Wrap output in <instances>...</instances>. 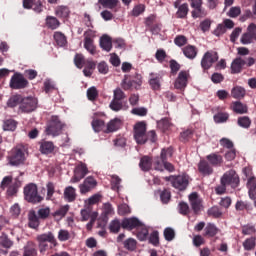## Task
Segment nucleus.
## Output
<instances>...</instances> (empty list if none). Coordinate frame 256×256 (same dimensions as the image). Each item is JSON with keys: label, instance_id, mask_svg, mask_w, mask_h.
Listing matches in <instances>:
<instances>
[{"label": "nucleus", "instance_id": "nucleus-1", "mask_svg": "<svg viewBox=\"0 0 256 256\" xmlns=\"http://www.w3.org/2000/svg\"><path fill=\"white\" fill-rule=\"evenodd\" d=\"M256 63V59L253 57H242L237 56L231 63V73L232 75H237L243 71V69H247L249 67H253Z\"/></svg>", "mask_w": 256, "mask_h": 256}, {"label": "nucleus", "instance_id": "nucleus-2", "mask_svg": "<svg viewBox=\"0 0 256 256\" xmlns=\"http://www.w3.org/2000/svg\"><path fill=\"white\" fill-rule=\"evenodd\" d=\"M19 187H21V181L18 178L13 181V176H5L0 184V189H2V191L7 189V195H9V197L17 195Z\"/></svg>", "mask_w": 256, "mask_h": 256}, {"label": "nucleus", "instance_id": "nucleus-3", "mask_svg": "<svg viewBox=\"0 0 256 256\" xmlns=\"http://www.w3.org/2000/svg\"><path fill=\"white\" fill-rule=\"evenodd\" d=\"M143 84V77L140 74L124 75V78L121 81V87L124 91H131V89H139Z\"/></svg>", "mask_w": 256, "mask_h": 256}, {"label": "nucleus", "instance_id": "nucleus-4", "mask_svg": "<svg viewBox=\"0 0 256 256\" xmlns=\"http://www.w3.org/2000/svg\"><path fill=\"white\" fill-rule=\"evenodd\" d=\"M65 124L59 119V116H51L50 120L47 123L45 133L46 135H51L52 137H57L61 135Z\"/></svg>", "mask_w": 256, "mask_h": 256}, {"label": "nucleus", "instance_id": "nucleus-5", "mask_svg": "<svg viewBox=\"0 0 256 256\" xmlns=\"http://www.w3.org/2000/svg\"><path fill=\"white\" fill-rule=\"evenodd\" d=\"M24 199L28 203H33V205L43 201V197L39 195L37 184L30 183L24 187Z\"/></svg>", "mask_w": 256, "mask_h": 256}, {"label": "nucleus", "instance_id": "nucleus-6", "mask_svg": "<svg viewBox=\"0 0 256 256\" xmlns=\"http://www.w3.org/2000/svg\"><path fill=\"white\" fill-rule=\"evenodd\" d=\"M36 241H38V248L40 253H45L49 249L48 243H51L53 247H57V239H55V235H53L52 232L38 235L36 237Z\"/></svg>", "mask_w": 256, "mask_h": 256}, {"label": "nucleus", "instance_id": "nucleus-7", "mask_svg": "<svg viewBox=\"0 0 256 256\" xmlns=\"http://www.w3.org/2000/svg\"><path fill=\"white\" fill-rule=\"evenodd\" d=\"M125 99H127L125 92H123L121 88H116L113 91V99L109 104L110 109L116 113L122 111L124 107L123 101H125Z\"/></svg>", "mask_w": 256, "mask_h": 256}, {"label": "nucleus", "instance_id": "nucleus-8", "mask_svg": "<svg viewBox=\"0 0 256 256\" xmlns=\"http://www.w3.org/2000/svg\"><path fill=\"white\" fill-rule=\"evenodd\" d=\"M220 183H224L226 187L237 189L241 183V180L239 179V175L235 170H229L223 174L220 179Z\"/></svg>", "mask_w": 256, "mask_h": 256}, {"label": "nucleus", "instance_id": "nucleus-9", "mask_svg": "<svg viewBox=\"0 0 256 256\" xmlns=\"http://www.w3.org/2000/svg\"><path fill=\"white\" fill-rule=\"evenodd\" d=\"M134 139L138 145L147 143V124L145 122H137L134 125Z\"/></svg>", "mask_w": 256, "mask_h": 256}, {"label": "nucleus", "instance_id": "nucleus-10", "mask_svg": "<svg viewBox=\"0 0 256 256\" xmlns=\"http://www.w3.org/2000/svg\"><path fill=\"white\" fill-rule=\"evenodd\" d=\"M9 164L12 167H18V165H23L25 163V151L22 148L16 147L11 150L8 156Z\"/></svg>", "mask_w": 256, "mask_h": 256}, {"label": "nucleus", "instance_id": "nucleus-11", "mask_svg": "<svg viewBox=\"0 0 256 256\" xmlns=\"http://www.w3.org/2000/svg\"><path fill=\"white\" fill-rule=\"evenodd\" d=\"M217 61H219V54L213 50L207 51L201 59V67L204 71H209Z\"/></svg>", "mask_w": 256, "mask_h": 256}, {"label": "nucleus", "instance_id": "nucleus-12", "mask_svg": "<svg viewBox=\"0 0 256 256\" xmlns=\"http://www.w3.org/2000/svg\"><path fill=\"white\" fill-rule=\"evenodd\" d=\"M37 98L32 96L23 97L22 101L19 105V111L21 113H32V111H35L37 109Z\"/></svg>", "mask_w": 256, "mask_h": 256}, {"label": "nucleus", "instance_id": "nucleus-13", "mask_svg": "<svg viewBox=\"0 0 256 256\" xmlns=\"http://www.w3.org/2000/svg\"><path fill=\"white\" fill-rule=\"evenodd\" d=\"M29 81L25 79V76L21 73H14V75L10 79V87L11 89H25L28 87Z\"/></svg>", "mask_w": 256, "mask_h": 256}, {"label": "nucleus", "instance_id": "nucleus-14", "mask_svg": "<svg viewBox=\"0 0 256 256\" xmlns=\"http://www.w3.org/2000/svg\"><path fill=\"white\" fill-rule=\"evenodd\" d=\"M89 174V168H87V164L80 163L74 169V175L72 176L70 183H79L81 179H85V176Z\"/></svg>", "mask_w": 256, "mask_h": 256}, {"label": "nucleus", "instance_id": "nucleus-15", "mask_svg": "<svg viewBox=\"0 0 256 256\" xmlns=\"http://www.w3.org/2000/svg\"><path fill=\"white\" fill-rule=\"evenodd\" d=\"M189 83V72L182 70L179 72L175 82L174 87L179 91H185L187 84Z\"/></svg>", "mask_w": 256, "mask_h": 256}, {"label": "nucleus", "instance_id": "nucleus-16", "mask_svg": "<svg viewBox=\"0 0 256 256\" xmlns=\"http://www.w3.org/2000/svg\"><path fill=\"white\" fill-rule=\"evenodd\" d=\"M97 187V180L93 176H88L85 178L82 184L79 185L81 195L93 191Z\"/></svg>", "mask_w": 256, "mask_h": 256}, {"label": "nucleus", "instance_id": "nucleus-17", "mask_svg": "<svg viewBox=\"0 0 256 256\" xmlns=\"http://www.w3.org/2000/svg\"><path fill=\"white\" fill-rule=\"evenodd\" d=\"M24 9H32L34 13H43V2L41 0H23Z\"/></svg>", "mask_w": 256, "mask_h": 256}, {"label": "nucleus", "instance_id": "nucleus-18", "mask_svg": "<svg viewBox=\"0 0 256 256\" xmlns=\"http://www.w3.org/2000/svg\"><path fill=\"white\" fill-rule=\"evenodd\" d=\"M189 186V178L185 175H179L172 181V187L178 189L179 191H185Z\"/></svg>", "mask_w": 256, "mask_h": 256}, {"label": "nucleus", "instance_id": "nucleus-19", "mask_svg": "<svg viewBox=\"0 0 256 256\" xmlns=\"http://www.w3.org/2000/svg\"><path fill=\"white\" fill-rule=\"evenodd\" d=\"M161 81H163V76H161V74L150 73L148 82L152 91H161Z\"/></svg>", "mask_w": 256, "mask_h": 256}, {"label": "nucleus", "instance_id": "nucleus-20", "mask_svg": "<svg viewBox=\"0 0 256 256\" xmlns=\"http://www.w3.org/2000/svg\"><path fill=\"white\" fill-rule=\"evenodd\" d=\"M98 3L104 7V9H110L112 13H119L121 9V2L119 0H98Z\"/></svg>", "mask_w": 256, "mask_h": 256}, {"label": "nucleus", "instance_id": "nucleus-21", "mask_svg": "<svg viewBox=\"0 0 256 256\" xmlns=\"http://www.w3.org/2000/svg\"><path fill=\"white\" fill-rule=\"evenodd\" d=\"M139 227H143V223L139 221L137 218H125L122 221V228L128 229L129 231H133V229H139Z\"/></svg>", "mask_w": 256, "mask_h": 256}, {"label": "nucleus", "instance_id": "nucleus-22", "mask_svg": "<svg viewBox=\"0 0 256 256\" xmlns=\"http://www.w3.org/2000/svg\"><path fill=\"white\" fill-rule=\"evenodd\" d=\"M198 171L203 177H209V175H213V166L207 160H200Z\"/></svg>", "mask_w": 256, "mask_h": 256}, {"label": "nucleus", "instance_id": "nucleus-23", "mask_svg": "<svg viewBox=\"0 0 256 256\" xmlns=\"http://www.w3.org/2000/svg\"><path fill=\"white\" fill-rule=\"evenodd\" d=\"M189 201L195 215L199 214V211H201V198H199V194L197 192L191 193L189 195Z\"/></svg>", "mask_w": 256, "mask_h": 256}, {"label": "nucleus", "instance_id": "nucleus-24", "mask_svg": "<svg viewBox=\"0 0 256 256\" xmlns=\"http://www.w3.org/2000/svg\"><path fill=\"white\" fill-rule=\"evenodd\" d=\"M54 15H56L58 19H69L71 10L68 8V6L58 5L54 8Z\"/></svg>", "mask_w": 256, "mask_h": 256}, {"label": "nucleus", "instance_id": "nucleus-25", "mask_svg": "<svg viewBox=\"0 0 256 256\" xmlns=\"http://www.w3.org/2000/svg\"><path fill=\"white\" fill-rule=\"evenodd\" d=\"M41 219L37 216V212L35 210H30L28 213V227L30 229H39L41 225Z\"/></svg>", "mask_w": 256, "mask_h": 256}, {"label": "nucleus", "instance_id": "nucleus-26", "mask_svg": "<svg viewBox=\"0 0 256 256\" xmlns=\"http://www.w3.org/2000/svg\"><path fill=\"white\" fill-rule=\"evenodd\" d=\"M182 53H183L184 57L193 61V59H195L197 57V55L199 53V49H197V46L188 44L187 46L182 48Z\"/></svg>", "mask_w": 256, "mask_h": 256}, {"label": "nucleus", "instance_id": "nucleus-27", "mask_svg": "<svg viewBox=\"0 0 256 256\" xmlns=\"http://www.w3.org/2000/svg\"><path fill=\"white\" fill-rule=\"evenodd\" d=\"M246 187L248 189L249 198L252 200L256 199V177L250 176L247 180Z\"/></svg>", "mask_w": 256, "mask_h": 256}, {"label": "nucleus", "instance_id": "nucleus-28", "mask_svg": "<svg viewBox=\"0 0 256 256\" xmlns=\"http://www.w3.org/2000/svg\"><path fill=\"white\" fill-rule=\"evenodd\" d=\"M206 161H208L212 167H220V165L223 164V156L218 153H211L206 156Z\"/></svg>", "mask_w": 256, "mask_h": 256}, {"label": "nucleus", "instance_id": "nucleus-29", "mask_svg": "<svg viewBox=\"0 0 256 256\" xmlns=\"http://www.w3.org/2000/svg\"><path fill=\"white\" fill-rule=\"evenodd\" d=\"M121 125H123L121 119L114 118L108 122L104 133H114V131H119V129H121Z\"/></svg>", "mask_w": 256, "mask_h": 256}, {"label": "nucleus", "instance_id": "nucleus-30", "mask_svg": "<svg viewBox=\"0 0 256 256\" xmlns=\"http://www.w3.org/2000/svg\"><path fill=\"white\" fill-rule=\"evenodd\" d=\"M39 151L42 155H49L52 151H55V144L51 141L42 140L39 142Z\"/></svg>", "mask_w": 256, "mask_h": 256}, {"label": "nucleus", "instance_id": "nucleus-31", "mask_svg": "<svg viewBox=\"0 0 256 256\" xmlns=\"http://www.w3.org/2000/svg\"><path fill=\"white\" fill-rule=\"evenodd\" d=\"M231 109L237 115H245V113L249 112V107H247V104H243L241 101L233 102Z\"/></svg>", "mask_w": 256, "mask_h": 256}, {"label": "nucleus", "instance_id": "nucleus-32", "mask_svg": "<svg viewBox=\"0 0 256 256\" xmlns=\"http://www.w3.org/2000/svg\"><path fill=\"white\" fill-rule=\"evenodd\" d=\"M23 256H37V244L28 241L23 247Z\"/></svg>", "mask_w": 256, "mask_h": 256}, {"label": "nucleus", "instance_id": "nucleus-33", "mask_svg": "<svg viewBox=\"0 0 256 256\" xmlns=\"http://www.w3.org/2000/svg\"><path fill=\"white\" fill-rule=\"evenodd\" d=\"M64 199L68 203H73L77 199V190L73 186H67L64 189Z\"/></svg>", "mask_w": 256, "mask_h": 256}, {"label": "nucleus", "instance_id": "nucleus-34", "mask_svg": "<svg viewBox=\"0 0 256 256\" xmlns=\"http://www.w3.org/2000/svg\"><path fill=\"white\" fill-rule=\"evenodd\" d=\"M208 13L207 10L202 6H195L192 8L191 11V17L193 19H205L207 17Z\"/></svg>", "mask_w": 256, "mask_h": 256}, {"label": "nucleus", "instance_id": "nucleus-35", "mask_svg": "<svg viewBox=\"0 0 256 256\" xmlns=\"http://www.w3.org/2000/svg\"><path fill=\"white\" fill-rule=\"evenodd\" d=\"M45 25L48 29L55 31L61 27V21H59L55 16H47L45 19Z\"/></svg>", "mask_w": 256, "mask_h": 256}, {"label": "nucleus", "instance_id": "nucleus-36", "mask_svg": "<svg viewBox=\"0 0 256 256\" xmlns=\"http://www.w3.org/2000/svg\"><path fill=\"white\" fill-rule=\"evenodd\" d=\"M100 47L103 49V51H107V53H109V51L113 49V40H111V37L108 35H103L100 38Z\"/></svg>", "mask_w": 256, "mask_h": 256}, {"label": "nucleus", "instance_id": "nucleus-37", "mask_svg": "<svg viewBox=\"0 0 256 256\" xmlns=\"http://www.w3.org/2000/svg\"><path fill=\"white\" fill-rule=\"evenodd\" d=\"M139 167L144 172L151 171V167H153V159L149 156H143L140 159Z\"/></svg>", "mask_w": 256, "mask_h": 256}, {"label": "nucleus", "instance_id": "nucleus-38", "mask_svg": "<svg viewBox=\"0 0 256 256\" xmlns=\"http://www.w3.org/2000/svg\"><path fill=\"white\" fill-rule=\"evenodd\" d=\"M187 15H189V4L183 3L177 9L176 19H187Z\"/></svg>", "mask_w": 256, "mask_h": 256}, {"label": "nucleus", "instance_id": "nucleus-39", "mask_svg": "<svg viewBox=\"0 0 256 256\" xmlns=\"http://www.w3.org/2000/svg\"><path fill=\"white\" fill-rule=\"evenodd\" d=\"M218 233L219 229L212 223H208L204 229V237H215Z\"/></svg>", "mask_w": 256, "mask_h": 256}, {"label": "nucleus", "instance_id": "nucleus-40", "mask_svg": "<svg viewBox=\"0 0 256 256\" xmlns=\"http://www.w3.org/2000/svg\"><path fill=\"white\" fill-rule=\"evenodd\" d=\"M193 135H195V131L191 128L182 131L180 133L181 143H189V141H191V139H193Z\"/></svg>", "mask_w": 256, "mask_h": 256}, {"label": "nucleus", "instance_id": "nucleus-41", "mask_svg": "<svg viewBox=\"0 0 256 256\" xmlns=\"http://www.w3.org/2000/svg\"><path fill=\"white\" fill-rule=\"evenodd\" d=\"M13 245V240H11L7 234L3 233L0 236V247H3L4 249H11Z\"/></svg>", "mask_w": 256, "mask_h": 256}, {"label": "nucleus", "instance_id": "nucleus-42", "mask_svg": "<svg viewBox=\"0 0 256 256\" xmlns=\"http://www.w3.org/2000/svg\"><path fill=\"white\" fill-rule=\"evenodd\" d=\"M54 41H56L58 47H65L67 45V37L62 32L54 33Z\"/></svg>", "mask_w": 256, "mask_h": 256}, {"label": "nucleus", "instance_id": "nucleus-43", "mask_svg": "<svg viewBox=\"0 0 256 256\" xmlns=\"http://www.w3.org/2000/svg\"><path fill=\"white\" fill-rule=\"evenodd\" d=\"M21 101H23L22 95H13L7 101V107H10L11 109H13L14 107H17V105H19V107H20Z\"/></svg>", "mask_w": 256, "mask_h": 256}, {"label": "nucleus", "instance_id": "nucleus-44", "mask_svg": "<svg viewBox=\"0 0 256 256\" xmlns=\"http://www.w3.org/2000/svg\"><path fill=\"white\" fill-rule=\"evenodd\" d=\"M92 127L96 133L101 131H106L107 127L105 126V121L101 119H95L92 121Z\"/></svg>", "mask_w": 256, "mask_h": 256}, {"label": "nucleus", "instance_id": "nucleus-45", "mask_svg": "<svg viewBox=\"0 0 256 256\" xmlns=\"http://www.w3.org/2000/svg\"><path fill=\"white\" fill-rule=\"evenodd\" d=\"M237 125L242 129H249L251 127V118L249 116H240L237 119Z\"/></svg>", "mask_w": 256, "mask_h": 256}, {"label": "nucleus", "instance_id": "nucleus-46", "mask_svg": "<svg viewBox=\"0 0 256 256\" xmlns=\"http://www.w3.org/2000/svg\"><path fill=\"white\" fill-rule=\"evenodd\" d=\"M84 49H86L90 55L97 54V48L95 47L93 39L84 40Z\"/></svg>", "mask_w": 256, "mask_h": 256}, {"label": "nucleus", "instance_id": "nucleus-47", "mask_svg": "<svg viewBox=\"0 0 256 256\" xmlns=\"http://www.w3.org/2000/svg\"><path fill=\"white\" fill-rule=\"evenodd\" d=\"M215 123H227L229 121V113L227 112H218L213 117Z\"/></svg>", "mask_w": 256, "mask_h": 256}, {"label": "nucleus", "instance_id": "nucleus-48", "mask_svg": "<svg viewBox=\"0 0 256 256\" xmlns=\"http://www.w3.org/2000/svg\"><path fill=\"white\" fill-rule=\"evenodd\" d=\"M88 101H97V98L99 97V90L95 86H92L87 89L86 92Z\"/></svg>", "mask_w": 256, "mask_h": 256}, {"label": "nucleus", "instance_id": "nucleus-49", "mask_svg": "<svg viewBox=\"0 0 256 256\" xmlns=\"http://www.w3.org/2000/svg\"><path fill=\"white\" fill-rule=\"evenodd\" d=\"M242 245L245 251H253V249H255L256 247V238L255 237L247 238Z\"/></svg>", "mask_w": 256, "mask_h": 256}, {"label": "nucleus", "instance_id": "nucleus-50", "mask_svg": "<svg viewBox=\"0 0 256 256\" xmlns=\"http://www.w3.org/2000/svg\"><path fill=\"white\" fill-rule=\"evenodd\" d=\"M36 215L42 219V221H45V219H49V215H51V208L49 207H41L38 209Z\"/></svg>", "mask_w": 256, "mask_h": 256}, {"label": "nucleus", "instance_id": "nucleus-51", "mask_svg": "<svg viewBox=\"0 0 256 256\" xmlns=\"http://www.w3.org/2000/svg\"><path fill=\"white\" fill-rule=\"evenodd\" d=\"M121 227H123V223L118 219L112 220L109 224L110 233H119L121 231Z\"/></svg>", "mask_w": 256, "mask_h": 256}, {"label": "nucleus", "instance_id": "nucleus-52", "mask_svg": "<svg viewBox=\"0 0 256 256\" xmlns=\"http://www.w3.org/2000/svg\"><path fill=\"white\" fill-rule=\"evenodd\" d=\"M231 95L234 99H241L245 97V88L241 86H236L232 89Z\"/></svg>", "mask_w": 256, "mask_h": 256}, {"label": "nucleus", "instance_id": "nucleus-53", "mask_svg": "<svg viewBox=\"0 0 256 256\" xmlns=\"http://www.w3.org/2000/svg\"><path fill=\"white\" fill-rule=\"evenodd\" d=\"M152 165L155 169V171H164V165L165 162H163V159L159 156L155 157L154 160H152Z\"/></svg>", "mask_w": 256, "mask_h": 256}, {"label": "nucleus", "instance_id": "nucleus-54", "mask_svg": "<svg viewBox=\"0 0 256 256\" xmlns=\"http://www.w3.org/2000/svg\"><path fill=\"white\" fill-rule=\"evenodd\" d=\"M3 129L5 131H15L17 129V121L13 119L5 120L3 123Z\"/></svg>", "mask_w": 256, "mask_h": 256}, {"label": "nucleus", "instance_id": "nucleus-55", "mask_svg": "<svg viewBox=\"0 0 256 256\" xmlns=\"http://www.w3.org/2000/svg\"><path fill=\"white\" fill-rule=\"evenodd\" d=\"M209 217H214V219H219L223 215V211L219 206H213L208 210Z\"/></svg>", "mask_w": 256, "mask_h": 256}, {"label": "nucleus", "instance_id": "nucleus-56", "mask_svg": "<svg viewBox=\"0 0 256 256\" xmlns=\"http://www.w3.org/2000/svg\"><path fill=\"white\" fill-rule=\"evenodd\" d=\"M124 247L128 251H135V249H137V240L133 238H128L127 240L124 241Z\"/></svg>", "mask_w": 256, "mask_h": 256}, {"label": "nucleus", "instance_id": "nucleus-57", "mask_svg": "<svg viewBox=\"0 0 256 256\" xmlns=\"http://www.w3.org/2000/svg\"><path fill=\"white\" fill-rule=\"evenodd\" d=\"M85 56L83 54H76L74 57V64L78 69H83V66L85 65Z\"/></svg>", "mask_w": 256, "mask_h": 256}, {"label": "nucleus", "instance_id": "nucleus-58", "mask_svg": "<svg viewBox=\"0 0 256 256\" xmlns=\"http://www.w3.org/2000/svg\"><path fill=\"white\" fill-rule=\"evenodd\" d=\"M46 189H47L46 199L50 201V199H53V195H55V183L48 182L46 184Z\"/></svg>", "mask_w": 256, "mask_h": 256}, {"label": "nucleus", "instance_id": "nucleus-59", "mask_svg": "<svg viewBox=\"0 0 256 256\" xmlns=\"http://www.w3.org/2000/svg\"><path fill=\"white\" fill-rule=\"evenodd\" d=\"M169 157H173V148H163L161 150L160 158L162 159V161H167Z\"/></svg>", "mask_w": 256, "mask_h": 256}, {"label": "nucleus", "instance_id": "nucleus-60", "mask_svg": "<svg viewBox=\"0 0 256 256\" xmlns=\"http://www.w3.org/2000/svg\"><path fill=\"white\" fill-rule=\"evenodd\" d=\"M160 199L164 205H167V203L171 201V191L164 189L162 192H160Z\"/></svg>", "mask_w": 256, "mask_h": 256}, {"label": "nucleus", "instance_id": "nucleus-61", "mask_svg": "<svg viewBox=\"0 0 256 256\" xmlns=\"http://www.w3.org/2000/svg\"><path fill=\"white\" fill-rule=\"evenodd\" d=\"M220 145L221 147H224V149H235V144L229 138L220 139Z\"/></svg>", "mask_w": 256, "mask_h": 256}, {"label": "nucleus", "instance_id": "nucleus-62", "mask_svg": "<svg viewBox=\"0 0 256 256\" xmlns=\"http://www.w3.org/2000/svg\"><path fill=\"white\" fill-rule=\"evenodd\" d=\"M164 239H166V241H173V239H175V230H173L171 227L165 228Z\"/></svg>", "mask_w": 256, "mask_h": 256}, {"label": "nucleus", "instance_id": "nucleus-63", "mask_svg": "<svg viewBox=\"0 0 256 256\" xmlns=\"http://www.w3.org/2000/svg\"><path fill=\"white\" fill-rule=\"evenodd\" d=\"M178 211L180 215H189V212L191 210L189 209V204H187L186 202H180L178 204Z\"/></svg>", "mask_w": 256, "mask_h": 256}, {"label": "nucleus", "instance_id": "nucleus-64", "mask_svg": "<svg viewBox=\"0 0 256 256\" xmlns=\"http://www.w3.org/2000/svg\"><path fill=\"white\" fill-rule=\"evenodd\" d=\"M145 13V5L144 4H138L134 6L132 10V16L133 17H139V15Z\"/></svg>", "mask_w": 256, "mask_h": 256}]
</instances>
